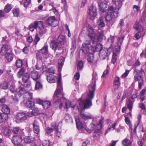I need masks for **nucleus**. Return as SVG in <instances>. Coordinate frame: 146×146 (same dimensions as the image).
Masks as SVG:
<instances>
[{"instance_id":"aec40b11","label":"nucleus","mask_w":146,"mask_h":146,"mask_svg":"<svg viewBox=\"0 0 146 146\" xmlns=\"http://www.w3.org/2000/svg\"><path fill=\"white\" fill-rule=\"evenodd\" d=\"M33 130L34 132L37 134H38L40 132V127L39 124L38 122L35 120L33 124Z\"/></svg>"},{"instance_id":"2f4dec72","label":"nucleus","mask_w":146,"mask_h":146,"mask_svg":"<svg viewBox=\"0 0 146 146\" xmlns=\"http://www.w3.org/2000/svg\"><path fill=\"white\" fill-rule=\"evenodd\" d=\"M80 117L83 119L87 120L92 118V116L91 115L85 114L83 111H81L80 113Z\"/></svg>"},{"instance_id":"f257e3e1","label":"nucleus","mask_w":146,"mask_h":146,"mask_svg":"<svg viewBox=\"0 0 146 146\" xmlns=\"http://www.w3.org/2000/svg\"><path fill=\"white\" fill-rule=\"evenodd\" d=\"M88 31V36L92 42L91 45V49L93 52L99 51L102 48V46L100 43H97V42L102 39L104 36V35L102 32L95 34L94 31L92 26L90 24L87 26Z\"/></svg>"},{"instance_id":"6ab92c4d","label":"nucleus","mask_w":146,"mask_h":146,"mask_svg":"<svg viewBox=\"0 0 146 146\" xmlns=\"http://www.w3.org/2000/svg\"><path fill=\"white\" fill-rule=\"evenodd\" d=\"M134 79L135 81H139V89L141 88L143 84V80L142 77L139 75H135Z\"/></svg>"},{"instance_id":"f704fd0d","label":"nucleus","mask_w":146,"mask_h":146,"mask_svg":"<svg viewBox=\"0 0 146 146\" xmlns=\"http://www.w3.org/2000/svg\"><path fill=\"white\" fill-rule=\"evenodd\" d=\"M2 132L4 133V134L7 136H9L11 135V133L10 131L5 127H2Z\"/></svg>"},{"instance_id":"72a5a7b5","label":"nucleus","mask_w":146,"mask_h":146,"mask_svg":"<svg viewBox=\"0 0 146 146\" xmlns=\"http://www.w3.org/2000/svg\"><path fill=\"white\" fill-rule=\"evenodd\" d=\"M3 113H5L7 115L10 113V110L9 108L6 105H4L2 108Z\"/></svg>"},{"instance_id":"69168bd1","label":"nucleus","mask_w":146,"mask_h":146,"mask_svg":"<svg viewBox=\"0 0 146 146\" xmlns=\"http://www.w3.org/2000/svg\"><path fill=\"white\" fill-rule=\"evenodd\" d=\"M133 9L135 12H137L139 11L140 7L136 5H134L133 7Z\"/></svg>"},{"instance_id":"ddd939ff","label":"nucleus","mask_w":146,"mask_h":146,"mask_svg":"<svg viewBox=\"0 0 146 146\" xmlns=\"http://www.w3.org/2000/svg\"><path fill=\"white\" fill-rule=\"evenodd\" d=\"M125 36L122 35L117 38V44L115 47V50L117 52H119L120 50V48L124 40Z\"/></svg>"},{"instance_id":"dca6fc26","label":"nucleus","mask_w":146,"mask_h":146,"mask_svg":"<svg viewBox=\"0 0 146 146\" xmlns=\"http://www.w3.org/2000/svg\"><path fill=\"white\" fill-rule=\"evenodd\" d=\"M11 140L15 145L17 146L20 145V143L22 141V139L21 136L15 135L13 137Z\"/></svg>"},{"instance_id":"7ed1b4c3","label":"nucleus","mask_w":146,"mask_h":146,"mask_svg":"<svg viewBox=\"0 0 146 146\" xmlns=\"http://www.w3.org/2000/svg\"><path fill=\"white\" fill-rule=\"evenodd\" d=\"M113 4H115L116 7L114 9L113 7L112 6L107 7L106 3L107 2H99L98 3L100 11L104 13L108 10V11H114L113 15L115 18H117L119 14L118 11L122 5V3L124 0H112Z\"/></svg>"},{"instance_id":"6e6d98bb","label":"nucleus","mask_w":146,"mask_h":146,"mask_svg":"<svg viewBox=\"0 0 146 146\" xmlns=\"http://www.w3.org/2000/svg\"><path fill=\"white\" fill-rule=\"evenodd\" d=\"M110 68L108 65L107 66V68L106 70H105L103 73V74L102 75V78H106L107 76V75L108 74L109 72Z\"/></svg>"},{"instance_id":"9d476101","label":"nucleus","mask_w":146,"mask_h":146,"mask_svg":"<svg viewBox=\"0 0 146 146\" xmlns=\"http://www.w3.org/2000/svg\"><path fill=\"white\" fill-rule=\"evenodd\" d=\"M134 27L138 31V32L136 33L134 36L135 38L137 40L139 39L141 37V32L143 31L144 29L143 27L141 26L138 22H136L135 23Z\"/></svg>"},{"instance_id":"5fc2aeb1","label":"nucleus","mask_w":146,"mask_h":146,"mask_svg":"<svg viewBox=\"0 0 146 146\" xmlns=\"http://www.w3.org/2000/svg\"><path fill=\"white\" fill-rule=\"evenodd\" d=\"M64 101V104L65 105V107H64V108H66V109H68L70 107H71V104L70 101L67 100H66L65 99Z\"/></svg>"},{"instance_id":"4468645a","label":"nucleus","mask_w":146,"mask_h":146,"mask_svg":"<svg viewBox=\"0 0 146 146\" xmlns=\"http://www.w3.org/2000/svg\"><path fill=\"white\" fill-rule=\"evenodd\" d=\"M11 50V47L8 44H4L2 47V49L0 51V54L1 56L5 55L8 51Z\"/></svg>"},{"instance_id":"a19ab883","label":"nucleus","mask_w":146,"mask_h":146,"mask_svg":"<svg viewBox=\"0 0 146 146\" xmlns=\"http://www.w3.org/2000/svg\"><path fill=\"white\" fill-rule=\"evenodd\" d=\"M131 143L130 140L127 139H125L122 141V144L124 146H129Z\"/></svg>"},{"instance_id":"b1692460","label":"nucleus","mask_w":146,"mask_h":146,"mask_svg":"<svg viewBox=\"0 0 146 146\" xmlns=\"http://www.w3.org/2000/svg\"><path fill=\"white\" fill-rule=\"evenodd\" d=\"M112 11H109L107 12L106 17V19L107 22H110L113 19V17ZM113 13L114 11H112Z\"/></svg>"},{"instance_id":"58836bf2","label":"nucleus","mask_w":146,"mask_h":146,"mask_svg":"<svg viewBox=\"0 0 146 146\" xmlns=\"http://www.w3.org/2000/svg\"><path fill=\"white\" fill-rule=\"evenodd\" d=\"M64 62V58L62 56H61L58 61L59 68H61L63 65Z\"/></svg>"},{"instance_id":"c85d7f7f","label":"nucleus","mask_w":146,"mask_h":146,"mask_svg":"<svg viewBox=\"0 0 146 146\" xmlns=\"http://www.w3.org/2000/svg\"><path fill=\"white\" fill-rule=\"evenodd\" d=\"M56 77L53 74H49L47 76V80L50 83H54L55 82Z\"/></svg>"},{"instance_id":"0eeeda50","label":"nucleus","mask_w":146,"mask_h":146,"mask_svg":"<svg viewBox=\"0 0 146 146\" xmlns=\"http://www.w3.org/2000/svg\"><path fill=\"white\" fill-rule=\"evenodd\" d=\"M104 123V119L102 118L99 121V123L98 124L97 120L96 118H94L92 121V124L90 125V129H88V132L90 133L93 131L95 128H98L100 127V128H102V124Z\"/></svg>"},{"instance_id":"a18cd8bd","label":"nucleus","mask_w":146,"mask_h":146,"mask_svg":"<svg viewBox=\"0 0 146 146\" xmlns=\"http://www.w3.org/2000/svg\"><path fill=\"white\" fill-rule=\"evenodd\" d=\"M25 69L24 68L22 67L20 69L17 73V76L20 78L21 77V76H23L24 74H25Z\"/></svg>"},{"instance_id":"0e129e2a","label":"nucleus","mask_w":146,"mask_h":146,"mask_svg":"<svg viewBox=\"0 0 146 146\" xmlns=\"http://www.w3.org/2000/svg\"><path fill=\"white\" fill-rule=\"evenodd\" d=\"M31 2V0H24V5L25 7H27L29 6Z\"/></svg>"},{"instance_id":"c756f323","label":"nucleus","mask_w":146,"mask_h":146,"mask_svg":"<svg viewBox=\"0 0 146 146\" xmlns=\"http://www.w3.org/2000/svg\"><path fill=\"white\" fill-rule=\"evenodd\" d=\"M134 102V101H132L130 99H128L126 102L127 108L129 110V111H132Z\"/></svg>"},{"instance_id":"a211bd4d","label":"nucleus","mask_w":146,"mask_h":146,"mask_svg":"<svg viewBox=\"0 0 146 146\" xmlns=\"http://www.w3.org/2000/svg\"><path fill=\"white\" fill-rule=\"evenodd\" d=\"M88 13L91 17H95L97 15L96 9V7L93 5L89 7Z\"/></svg>"},{"instance_id":"393cba45","label":"nucleus","mask_w":146,"mask_h":146,"mask_svg":"<svg viewBox=\"0 0 146 146\" xmlns=\"http://www.w3.org/2000/svg\"><path fill=\"white\" fill-rule=\"evenodd\" d=\"M97 24L100 29L105 26V24L104 21V18L102 17H100L97 22Z\"/></svg>"},{"instance_id":"de8ad7c7","label":"nucleus","mask_w":146,"mask_h":146,"mask_svg":"<svg viewBox=\"0 0 146 146\" xmlns=\"http://www.w3.org/2000/svg\"><path fill=\"white\" fill-rule=\"evenodd\" d=\"M64 119L65 121L67 122H72V118L70 115L68 114H66Z\"/></svg>"},{"instance_id":"4be33fe9","label":"nucleus","mask_w":146,"mask_h":146,"mask_svg":"<svg viewBox=\"0 0 146 146\" xmlns=\"http://www.w3.org/2000/svg\"><path fill=\"white\" fill-rule=\"evenodd\" d=\"M16 117L17 119L21 121L25 120L27 118V115L24 113H20L17 114Z\"/></svg>"},{"instance_id":"7c9ffc66","label":"nucleus","mask_w":146,"mask_h":146,"mask_svg":"<svg viewBox=\"0 0 146 146\" xmlns=\"http://www.w3.org/2000/svg\"><path fill=\"white\" fill-rule=\"evenodd\" d=\"M35 139V138L29 135L27 136L24 139V142L27 143H29L33 142Z\"/></svg>"},{"instance_id":"e433bc0d","label":"nucleus","mask_w":146,"mask_h":146,"mask_svg":"<svg viewBox=\"0 0 146 146\" xmlns=\"http://www.w3.org/2000/svg\"><path fill=\"white\" fill-rule=\"evenodd\" d=\"M29 78V75L27 72H26L23 76L22 81L23 83H26Z\"/></svg>"},{"instance_id":"bf43d9fd","label":"nucleus","mask_w":146,"mask_h":146,"mask_svg":"<svg viewBox=\"0 0 146 146\" xmlns=\"http://www.w3.org/2000/svg\"><path fill=\"white\" fill-rule=\"evenodd\" d=\"M83 62L81 60L79 61L78 62L77 64L78 69H79L80 70L82 69L83 67Z\"/></svg>"},{"instance_id":"39448f33","label":"nucleus","mask_w":146,"mask_h":146,"mask_svg":"<svg viewBox=\"0 0 146 146\" xmlns=\"http://www.w3.org/2000/svg\"><path fill=\"white\" fill-rule=\"evenodd\" d=\"M66 42V36L62 35H60L57 38L56 41H52L50 45L51 48L55 50L61 47Z\"/></svg>"},{"instance_id":"4c0bfd02","label":"nucleus","mask_w":146,"mask_h":146,"mask_svg":"<svg viewBox=\"0 0 146 146\" xmlns=\"http://www.w3.org/2000/svg\"><path fill=\"white\" fill-rule=\"evenodd\" d=\"M5 58L8 61L10 62L11 61L13 58V54L11 53H7L5 55Z\"/></svg>"},{"instance_id":"2eb2a0df","label":"nucleus","mask_w":146,"mask_h":146,"mask_svg":"<svg viewBox=\"0 0 146 146\" xmlns=\"http://www.w3.org/2000/svg\"><path fill=\"white\" fill-rule=\"evenodd\" d=\"M76 121L77 127L78 130L82 131H82L84 130H85L88 131L87 130H88V129H87L86 125L83 126L79 119H76Z\"/></svg>"},{"instance_id":"c03bdc74","label":"nucleus","mask_w":146,"mask_h":146,"mask_svg":"<svg viewBox=\"0 0 146 146\" xmlns=\"http://www.w3.org/2000/svg\"><path fill=\"white\" fill-rule=\"evenodd\" d=\"M21 97L18 96V94H15L13 95H12L13 100L15 103H17L19 100V98Z\"/></svg>"},{"instance_id":"09e8293b","label":"nucleus","mask_w":146,"mask_h":146,"mask_svg":"<svg viewBox=\"0 0 146 146\" xmlns=\"http://www.w3.org/2000/svg\"><path fill=\"white\" fill-rule=\"evenodd\" d=\"M11 40V38L9 35H6L3 37L2 41L5 42L9 43Z\"/></svg>"},{"instance_id":"79ce46f5","label":"nucleus","mask_w":146,"mask_h":146,"mask_svg":"<svg viewBox=\"0 0 146 146\" xmlns=\"http://www.w3.org/2000/svg\"><path fill=\"white\" fill-rule=\"evenodd\" d=\"M40 51L43 54H46L48 52V46L47 45H44L40 50Z\"/></svg>"},{"instance_id":"bb28decb","label":"nucleus","mask_w":146,"mask_h":146,"mask_svg":"<svg viewBox=\"0 0 146 146\" xmlns=\"http://www.w3.org/2000/svg\"><path fill=\"white\" fill-rule=\"evenodd\" d=\"M94 55L92 54H89L88 56L87 60L90 63L96 64V61H94Z\"/></svg>"},{"instance_id":"c9c22d12","label":"nucleus","mask_w":146,"mask_h":146,"mask_svg":"<svg viewBox=\"0 0 146 146\" xmlns=\"http://www.w3.org/2000/svg\"><path fill=\"white\" fill-rule=\"evenodd\" d=\"M12 131L13 133L15 134H21L23 132V130L18 127L13 128Z\"/></svg>"},{"instance_id":"423d86ee","label":"nucleus","mask_w":146,"mask_h":146,"mask_svg":"<svg viewBox=\"0 0 146 146\" xmlns=\"http://www.w3.org/2000/svg\"><path fill=\"white\" fill-rule=\"evenodd\" d=\"M114 40V37L112 36L110 37L108 39V41L111 43V45L109 48L108 49L105 48L101 49L99 51V55L100 58L102 60H104L106 59L107 60H108V56L110 54V53L108 51V50L111 48L112 46V44L113 43Z\"/></svg>"},{"instance_id":"338daca9","label":"nucleus","mask_w":146,"mask_h":146,"mask_svg":"<svg viewBox=\"0 0 146 146\" xmlns=\"http://www.w3.org/2000/svg\"><path fill=\"white\" fill-rule=\"evenodd\" d=\"M140 21L142 23L145 22L146 21V16L143 14L142 17L140 19Z\"/></svg>"},{"instance_id":"13d9d810","label":"nucleus","mask_w":146,"mask_h":146,"mask_svg":"<svg viewBox=\"0 0 146 146\" xmlns=\"http://www.w3.org/2000/svg\"><path fill=\"white\" fill-rule=\"evenodd\" d=\"M113 84H117L119 86L120 85L119 78V77L116 76L115 77Z\"/></svg>"},{"instance_id":"a878e982","label":"nucleus","mask_w":146,"mask_h":146,"mask_svg":"<svg viewBox=\"0 0 146 146\" xmlns=\"http://www.w3.org/2000/svg\"><path fill=\"white\" fill-rule=\"evenodd\" d=\"M8 118V115L3 113H0V123L5 122Z\"/></svg>"},{"instance_id":"680f3d73","label":"nucleus","mask_w":146,"mask_h":146,"mask_svg":"<svg viewBox=\"0 0 146 146\" xmlns=\"http://www.w3.org/2000/svg\"><path fill=\"white\" fill-rule=\"evenodd\" d=\"M24 86L25 87L26 90H30L31 88V83L30 82H28L26 84H25Z\"/></svg>"},{"instance_id":"864d4df0","label":"nucleus","mask_w":146,"mask_h":146,"mask_svg":"<svg viewBox=\"0 0 146 146\" xmlns=\"http://www.w3.org/2000/svg\"><path fill=\"white\" fill-rule=\"evenodd\" d=\"M43 54L41 52H38L36 54V57L38 61H42V58L43 56Z\"/></svg>"},{"instance_id":"f8f14e48","label":"nucleus","mask_w":146,"mask_h":146,"mask_svg":"<svg viewBox=\"0 0 146 146\" xmlns=\"http://www.w3.org/2000/svg\"><path fill=\"white\" fill-rule=\"evenodd\" d=\"M92 40H87L82 44V50L85 54L88 53L89 51V46L92 43Z\"/></svg>"},{"instance_id":"8fccbe9b","label":"nucleus","mask_w":146,"mask_h":146,"mask_svg":"<svg viewBox=\"0 0 146 146\" xmlns=\"http://www.w3.org/2000/svg\"><path fill=\"white\" fill-rule=\"evenodd\" d=\"M12 8L11 5V4H8L5 6L4 11L6 13H8Z\"/></svg>"},{"instance_id":"4d7b16f0","label":"nucleus","mask_w":146,"mask_h":146,"mask_svg":"<svg viewBox=\"0 0 146 146\" xmlns=\"http://www.w3.org/2000/svg\"><path fill=\"white\" fill-rule=\"evenodd\" d=\"M22 61V60L19 59L17 60L16 62V65L18 68L21 67L23 64Z\"/></svg>"},{"instance_id":"f3484780","label":"nucleus","mask_w":146,"mask_h":146,"mask_svg":"<svg viewBox=\"0 0 146 146\" xmlns=\"http://www.w3.org/2000/svg\"><path fill=\"white\" fill-rule=\"evenodd\" d=\"M25 90V92L23 94H24L23 96L24 102H25V101H30V100L33 99L32 93L26 91Z\"/></svg>"},{"instance_id":"603ef678","label":"nucleus","mask_w":146,"mask_h":146,"mask_svg":"<svg viewBox=\"0 0 146 146\" xmlns=\"http://www.w3.org/2000/svg\"><path fill=\"white\" fill-rule=\"evenodd\" d=\"M8 85L7 82H3L0 84V88L6 90L8 88Z\"/></svg>"},{"instance_id":"5701e85b","label":"nucleus","mask_w":146,"mask_h":146,"mask_svg":"<svg viewBox=\"0 0 146 146\" xmlns=\"http://www.w3.org/2000/svg\"><path fill=\"white\" fill-rule=\"evenodd\" d=\"M31 76L32 78L34 80H38L40 78V75L35 70L31 72Z\"/></svg>"},{"instance_id":"f03ea898","label":"nucleus","mask_w":146,"mask_h":146,"mask_svg":"<svg viewBox=\"0 0 146 146\" xmlns=\"http://www.w3.org/2000/svg\"><path fill=\"white\" fill-rule=\"evenodd\" d=\"M97 75L96 73H94L92 74V82L88 86L89 93L87 95L88 98L84 100L81 101L79 103L80 107L82 110L89 108L92 105L91 100L93 99L94 96Z\"/></svg>"},{"instance_id":"37998d69","label":"nucleus","mask_w":146,"mask_h":146,"mask_svg":"<svg viewBox=\"0 0 146 146\" xmlns=\"http://www.w3.org/2000/svg\"><path fill=\"white\" fill-rule=\"evenodd\" d=\"M51 103L49 101H44L43 102L42 106L44 109L48 108L50 106Z\"/></svg>"},{"instance_id":"e2e57ef3","label":"nucleus","mask_w":146,"mask_h":146,"mask_svg":"<svg viewBox=\"0 0 146 146\" xmlns=\"http://www.w3.org/2000/svg\"><path fill=\"white\" fill-rule=\"evenodd\" d=\"M40 38L38 37L37 34L36 35L34 40V42L35 44H36L37 42L40 40Z\"/></svg>"},{"instance_id":"052dcab7","label":"nucleus","mask_w":146,"mask_h":146,"mask_svg":"<svg viewBox=\"0 0 146 146\" xmlns=\"http://www.w3.org/2000/svg\"><path fill=\"white\" fill-rule=\"evenodd\" d=\"M76 43L75 40H72V46L71 50L74 51L76 48Z\"/></svg>"},{"instance_id":"6e6552de","label":"nucleus","mask_w":146,"mask_h":146,"mask_svg":"<svg viewBox=\"0 0 146 146\" xmlns=\"http://www.w3.org/2000/svg\"><path fill=\"white\" fill-rule=\"evenodd\" d=\"M34 23V27L36 29L39 30L40 35H42L45 33L46 29L44 27L43 23L41 21H35Z\"/></svg>"},{"instance_id":"49530a36","label":"nucleus","mask_w":146,"mask_h":146,"mask_svg":"<svg viewBox=\"0 0 146 146\" xmlns=\"http://www.w3.org/2000/svg\"><path fill=\"white\" fill-rule=\"evenodd\" d=\"M13 13L14 16L18 17L19 15L20 11L19 8H14L13 9Z\"/></svg>"},{"instance_id":"cd10ccee","label":"nucleus","mask_w":146,"mask_h":146,"mask_svg":"<svg viewBox=\"0 0 146 146\" xmlns=\"http://www.w3.org/2000/svg\"><path fill=\"white\" fill-rule=\"evenodd\" d=\"M99 127H98V128H95L94 129H95L93 133V135L94 137H98L102 134V132L101 129L102 128Z\"/></svg>"},{"instance_id":"412c9836","label":"nucleus","mask_w":146,"mask_h":146,"mask_svg":"<svg viewBox=\"0 0 146 146\" xmlns=\"http://www.w3.org/2000/svg\"><path fill=\"white\" fill-rule=\"evenodd\" d=\"M51 128L47 127L45 129L46 134L49 135L52 132L54 129H56V125L55 122H53L51 123Z\"/></svg>"},{"instance_id":"ea45409f","label":"nucleus","mask_w":146,"mask_h":146,"mask_svg":"<svg viewBox=\"0 0 146 146\" xmlns=\"http://www.w3.org/2000/svg\"><path fill=\"white\" fill-rule=\"evenodd\" d=\"M42 88V85L41 82L39 81H36V83L35 89L36 90H40Z\"/></svg>"},{"instance_id":"3c124183","label":"nucleus","mask_w":146,"mask_h":146,"mask_svg":"<svg viewBox=\"0 0 146 146\" xmlns=\"http://www.w3.org/2000/svg\"><path fill=\"white\" fill-rule=\"evenodd\" d=\"M124 116L125 117V123L129 125L130 129H131L132 127V125L131 124V122L129 119V117L125 115Z\"/></svg>"},{"instance_id":"1a4fd4ad","label":"nucleus","mask_w":146,"mask_h":146,"mask_svg":"<svg viewBox=\"0 0 146 146\" xmlns=\"http://www.w3.org/2000/svg\"><path fill=\"white\" fill-rule=\"evenodd\" d=\"M9 89L12 93L18 94L19 97H21L22 94H23L25 92V89L21 86L17 89L15 85H12L10 87Z\"/></svg>"},{"instance_id":"20e7f679","label":"nucleus","mask_w":146,"mask_h":146,"mask_svg":"<svg viewBox=\"0 0 146 146\" xmlns=\"http://www.w3.org/2000/svg\"><path fill=\"white\" fill-rule=\"evenodd\" d=\"M62 90L61 75L60 74L57 81V88L54 96V99L55 101L54 105L56 108L59 107L60 108L62 106V103L61 99L64 98V94L62 92Z\"/></svg>"},{"instance_id":"473e14b6","label":"nucleus","mask_w":146,"mask_h":146,"mask_svg":"<svg viewBox=\"0 0 146 146\" xmlns=\"http://www.w3.org/2000/svg\"><path fill=\"white\" fill-rule=\"evenodd\" d=\"M26 106L28 108L32 109L34 106V103L32 101H28L24 102Z\"/></svg>"},{"instance_id":"9b49d317","label":"nucleus","mask_w":146,"mask_h":146,"mask_svg":"<svg viewBox=\"0 0 146 146\" xmlns=\"http://www.w3.org/2000/svg\"><path fill=\"white\" fill-rule=\"evenodd\" d=\"M45 23L46 25L53 27L58 25V21L55 16L49 17L46 21Z\"/></svg>"},{"instance_id":"774afa93","label":"nucleus","mask_w":146,"mask_h":146,"mask_svg":"<svg viewBox=\"0 0 146 146\" xmlns=\"http://www.w3.org/2000/svg\"><path fill=\"white\" fill-rule=\"evenodd\" d=\"M144 140L143 139H142L139 141L138 142V143L139 146H145L144 144Z\"/></svg>"}]
</instances>
